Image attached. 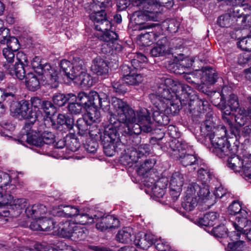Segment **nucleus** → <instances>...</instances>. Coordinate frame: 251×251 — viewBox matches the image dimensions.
Returning <instances> with one entry per match:
<instances>
[{
  "label": "nucleus",
  "instance_id": "obj_1",
  "mask_svg": "<svg viewBox=\"0 0 251 251\" xmlns=\"http://www.w3.org/2000/svg\"><path fill=\"white\" fill-rule=\"evenodd\" d=\"M169 134L175 139L167 143V151L174 159H179L183 166H193L194 169H196L198 166V157L196 154L187 153V151L191 149L192 147L188 145L185 141L176 139L177 135Z\"/></svg>",
  "mask_w": 251,
  "mask_h": 251
},
{
  "label": "nucleus",
  "instance_id": "obj_2",
  "mask_svg": "<svg viewBox=\"0 0 251 251\" xmlns=\"http://www.w3.org/2000/svg\"><path fill=\"white\" fill-rule=\"evenodd\" d=\"M111 106L115 113H110L108 119L109 123L114 127L126 126L127 123L135 120V111L126 101L113 97L111 100Z\"/></svg>",
  "mask_w": 251,
  "mask_h": 251
},
{
  "label": "nucleus",
  "instance_id": "obj_3",
  "mask_svg": "<svg viewBox=\"0 0 251 251\" xmlns=\"http://www.w3.org/2000/svg\"><path fill=\"white\" fill-rule=\"evenodd\" d=\"M153 125V121L149 110L145 108H141L135 112V120L127 124L126 132L129 134H140L142 131L148 133L152 131Z\"/></svg>",
  "mask_w": 251,
  "mask_h": 251
},
{
  "label": "nucleus",
  "instance_id": "obj_4",
  "mask_svg": "<svg viewBox=\"0 0 251 251\" xmlns=\"http://www.w3.org/2000/svg\"><path fill=\"white\" fill-rule=\"evenodd\" d=\"M227 212L229 215L236 216L235 221L231 222V224L236 229L234 233H237L236 235H232L233 233H232L230 237L232 240L238 239L242 233V229L248 225L251 226V221L247 219L248 213L246 210L242 209L241 204L238 201L232 202L229 205Z\"/></svg>",
  "mask_w": 251,
  "mask_h": 251
},
{
  "label": "nucleus",
  "instance_id": "obj_5",
  "mask_svg": "<svg viewBox=\"0 0 251 251\" xmlns=\"http://www.w3.org/2000/svg\"><path fill=\"white\" fill-rule=\"evenodd\" d=\"M8 188L5 189L6 193L3 197H1L0 201V206H7L8 210L0 211V214L4 217L10 215L12 217H17L23 212V210L27 207V201L25 199H18L13 200V197L8 193Z\"/></svg>",
  "mask_w": 251,
  "mask_h": 251
},
{
  "label": "nucleus",
  "instance_id": "obj_6",
  "mask_svg": "<svg viewBox=\"0 0 251 251\" xmlns=\"http://www.w3.org/2000/svg\"><path fill=\"white\" fill-rule=\"evenodd\" d=\"M161 77L156 79V83L157 88L155 94L150 95V98L152 104L156 108H163L165 103L170 102L173 99L174 96L170 92L169 87L165 84L164 82H160Z\"/></svg>",
  "mask_w": 251,
  "mask_h": 251
},
{
  "label": "nucleus",
  "instance_id": "obj_7",
  "mask_svg": "<svg viewBox=\"0 0 251 251\" xmlns=\"http://www.w3.org/2000/svg\"><path fill=\"white\" fill-rule=\"evenodd\" d=\"M13 116L20 119H32L36 121L37 112L33 110L29 102L25 100L19 101L11 107V111Z\"/></svg>",
  "mask_w": 251,
  "mask_h": 251
},
{
  "label": "nucleus",
  "instance_id": "obj_8",
  "mask_svg": "<svg viewBox=\"0 0 251 251\" xmlns=\"http://www.w3.org/2000/svg\"><path fill=\"white\" fill-rule=\"evenodd\" d=\"M118 36L117 34L110 29L101 33L99 36V39L104 43L102 45L101 50L104 53H110L111 51L115 50L120 51L122 50V46L116 43Z\"/></svg>",
  "mask_w": 251,
  "mask_h": 251
},
{
  "label": "nucleus",
  "instance_id": "obj_9",
  "mask_svg": "<svg viewBox=\"0 0 251 251\" xmlns=\"http://www.w3.org/2000/svg\"><path fill=\"white\" fill-rule=\"evenodd\" d=\"M50 125L52 127L55 128V123L53 120L50 118H47L45 120L44 124H41L36 130H33L31 132H28L27 135H23L21 138L22 141L25 140L30 145L35 146L36 147L42 146V142L41 140V134L42 133V129H44V127Z\"/></svg>",
  "mask_w": 251,
  "mask_h": 251
},
{
  "label": "nucleus",
  "instance_id": "obj_10",
  "mask_svg": "<svg viewBox=\"0 0 251 251\" xmlns=\"http://www.w3.org/2000/svg\"><path fill=\"white\" fill-rule=\"evenodd\" d=\"M150 145L143 144L140 145L137 148H132L131 150H126V154L124 157L127 159V163H133L138 161L139 158L148 155L150 151Z\"/></svg>",
  "mask_w": 251,
  "mask_h": 251
},
{
  "label": "nucleus",
  "instance_id": "obj_11",
  "mask_svg": "<svg viewBox=\"0 0 251 251\" xmlns=\"http://www.w3.org/2000/svg\"><path fill=\"white\" fill-rule=\"evenodd\" d=\"M156 163V160L154 158H150L146 159L139 167H138L136 172L137 174L146 179L144 180L146 183L154 182V179L153 176H155L154 173L151 172V169L153 168Z\"/></svg>",
  "mask_w": 251,
  "mask_h": 251
},
{
  "label": "nucleus",
  "instance_id": "obj_12",
  "mask_svg": "<svg viewBox=\"0 0 251 251\" xmlns=\"http://www.w3.org/2000/svg\"><path fill=\"white\" fill-rule=\"evenodd\" d=\"M17 62H15L13 69V76H16L18 79L22 80L25 76V67L28 64V59L25 54L23 52H18L16 55Z\"/></svg>",
  "mask_w": 251,
  "mask_h": 251
},
{
  "label": "nucleus",
  "instance_id": "obj_13",
  "mask_svg": "<svg viewBox=\"0 0 251 251\" xmlns=\"http://www.w3.org/2000/svg\"><path fill=\"white\" fill-rule=\"evenodd\" d=\"M187 193L189 195H194L199 199L207 200L210 192L209 187L206 184L201 183V185L197 183L193 182L189 184L187 187Z\"/></svg>",
  "mask_w": 251,
  "mask_h": 251
},
{
  "label": "nucleus",
  "instance_id": "obj_14",
  "mask_svg": "<svg viewBox=\"0 0 251 251\" xmlns=\"http://www.w3.org/2000/svg\"><path fill=\"white\" fill-rule=\"evenodd\" d=\"M120 226L119 219L113 215H107L98 219L96 224L98 229L104 231L118 228Z\"/></svg>",
  "mask_w": 251,
  "mask_h": 251
},
{
  "label": "nucleus",
  "instance_id": "obj_15",
  "mask_svg": "<svg viewBox=\"0 0 251 251\" xmlns=\"http://www.w3.org/2000/svg\"><path fill=\"white\" fill-rule=\"evenodd\" d=\"M38 74L43 75L47 82L52 87H56L58 81L57 73L54 68L49 63L43 64L40 70H38Z\"/></svg>",
  "mask_w": 251,
  "mask_h": 251
},
{
  "label": "nucleus",
  "instance_id": "obj_16",
  "mask_svg": "<svg viewBox=\"0 0 251 251\" xmlns=\"http://www.w3.org/2000/svg\"><path fill=\"white\" fill-rule=\"evenodd\" d=\"M168 46L167 38L164 36H161L157 41L155 46L150 50V53L153 57L164 56L167 54H173L172 50L168 49Z\"/></svg>",
  "mask_w": 251,
  "mask_h": 251
},
{
  "label": "nucleus",
  "instance_id": "obj_17",
  "mask_svg": "<svg viewBox=\"0 0 251 251\" xmlns=\"http://www.w3.org/2000/svg\"><path fill=\"white\" fill-rule=\"evenodd\" d=\"M160 80L159 81L160 82L165 83V84L172 90V93L174 97H177V95L180 94V92H186L187 91V89L190 88L188 85L181 83L177 80H175L171 78L162 76Z\"/></svg>",
  "mask_w": 251,
  "mask_h": 251
},
{
  "label": "nucleus",
  "instance_id": "obj_18",
  "mask_svg": "<svg viewBox=\"0 0 251 251\" xmlns=\"http://www.w3.org/2000/svg\"><path fill=\"white\" fill-rule=\"evenodd\" d=\"M76 127L78 129V134L81 136H85L89 134L90 136L93 137L97 135L96 132H94L91 128H95L92 126V123L86 118L84 117L78 119L76 121Z\"/></svg>",
  "mask_w": 251,
  "mask_h": 251
},
{
  "label": "nucleus",
  "instance_id": "obj_19",
  "mask_svg": "<svg viewBox=\"0 0 251 251\" xmlns=\"http://www.w3.org/2000/svg\"><path fill=\"white\" fill-rule=\"evenodd\" d=\"M226 104L221 107V109L223 111V119L226 118V115H230L231 113L233 111H236L239 108V103L237 97L234 94L230 95L228 98L227 101L224 102Z\"/></svg>",
  "mask_w": 251,
  "mask_h": 251
},
{
  "label": "nucleus",
  "instance_id": "obj_20",
  "mask_svg": "<svg viewBox=\"0 0 251 251\" xmlns=\"http://www.w3.org/2000/svg\"><path fill=\"white\" fill-rule=\"evenodd\" d=\"M91 70L97 75H102L108 73V67L107 62L104 59L100 56H98L93 59Z\"/></svg>",
  "mask_w": 251,
  "mask_h": 251
},
{
  "label": "nucleus",
  "instance_id": "obj_21",
  "mask_svg": "<svg viewBox=\"0 0 251 251\" xmlns=\"http://www.w3.org/2000/svg\"><path fill=\"white\" fill-rule=\"evenodd\" d=\"M134 242L136 246L147 250L154 243V236L151 234L140 233L136 235Z\"/></svg>",
  "mask_w": 251,
  "mask_h": 251
},
{
  "label": "nucleus",
  "instance_id": "obj_22",
  "mask_svg": "<svg viewBox=\"0 0 251 251\" xmlns=\"http://www.w3.org/2000/svg\"><path fill=\"white\" fill-rule=\"evenodd\" d=\"M16 51H13L7 48H4L2 50V54L6 61L4 63L3 66L8 73L13 76V68L14 64H13L15 59Z\"/></svg>",
  "mask_w": 251,
  "mask_h": 251
},
{
  "label": "nucleus",
  "instance_id": "obj_23",
  "mask_svg": "<svg viewBox=\"0 0 251 251\" xmlns=\"http://www.w3.org/2000/svg\"><path fill=\"white\" fill-rule=\"evenodd\" d=\"M168 180L166 178H161L153 184V187L151 188L152 193L154 197L157 198H162L165 193L166 189L168 185Z\"/></svg>",
  "mask_w": 251,
  "mask_h": 251
},
{
  "label": "nucleus",
  "instance_id": "obj_24",
  "mask_svg": "<svg viewBox=\"0 0 251 251\" xmlns=\"http://www.w3.org/2000/svg\"><path fill=\"white\" fill-rule=\"evenodd\" d=\"M46 212L47 208L43 204L33 205L28 206L25 210L27 216L33 219H41Z\"/></svg>",
  "mask_w": 251,
  "mask_h": 251
},
{
  "label": "nucleus",
  "instance_id": "obj_25",
  "mask_svg": "<svg viewBox=\"0 0 251 251\" xmlns=\"http://www.w3.org/2000/svg\"><path fill=\"white\" fill-rule=\"evenodd\" d=\"M110 127L108 129H106L104 133V141L107 143L114 144L119 140V134L118 130L120 126L115 127L112 124H110Z\"/></svg>",
  "mask_w": 251,
  "mask_h": 251
},
{
  "label": "nucleus",
  "instance_id": "obj_26",
  "mask_svg": "<svg viewBox=\"0 0 251 251\" xmlns=\"http://www.w3.org/2000/svg\"><path fill=\"white\" fill-rule=\"evenodd\" d=\"M75 223H71L69 221H66L65 223H61L59 224L58 233L63 238H70L72 233L75 228Z\"/></svg>",
  "mask_w": 251,
  "mask_h": 251
},
{
  "label": "nucleus",
  "instance_id": "obj_27",
  "mask_svg": "<svg viewBox=\"0 0 251 251\" xmlns=\"http://www.w3.org/2000/svg\"><path fill=\"white\" fill-rule=\"evenodd\" d=\"M75 82L80 85L82 87H89L93 84V79L91 76L87 73V70L80 74H78L74 78Z\"/></svg>",
  "mask_w": 251,
  "mask_h": 251
},
{
  "label": "nucleus",
  "instance_id": "obj_28",
  "mask_svg": "<svg viewBox=\"0 0 251 251\" xmlns=\"http://www.w3.org/2000/svg\"><path fill=\"white\" fill-rule=\"evenodd\" d=\"M71 98L74 100L75 99L76 96L72 93L64 94L57 93L54 94L52 99L54 105L60 107L64 106Z\"/></svg>",
  "mask_w": 251,
  "mask_h": 251
},
{
  "label": "nucleus",
  "instance_id": "obj_29",
  "mask_svg": "<svg viewBox=\"0 0 251 251\" xmlns=\"http://www.w3.org/2000/svg\"><path fill=\"white\" fill-rule=\"evenodd\" d=\"M25 85L27 88L32 91H35L40 87L39 78L33 73L25 74Z\"/></svg>",
  "mask_w": 251,
  "mask_h": 251
},
{
  "label": "nucleus",
  "instance_id": "obj_30",
  "mask_svg": "<svg viewBox=\"0 0 251 251\" xmlns=\"http://www.w3.org/2000/svg\"><path fill=\"white\" fill-rule=\"evenodd\" d=\"M153 112L152 113L153 121L160 125H167L170 121V116L166 113L164 111L158 109L155 106L153 108Z\"/></svg>",
  "mask_w": 251,
  "mask_h": 251
},
{
  "label": "nucleus",
  "instance_id": "obj_31",
  "mask_svg": "<svg viewBox=\"0 0 251 251\" xmlns=\"http://www.w3.org/2000/svg\"><path fill=\"white\" fill-rule=\"evenodd\" d=\"M185 178L183 174L179 172L174 173L170 179V187L176 188L177 190L182 189L184 183Z\"/></svg>",
  "mask_w": 251,
  "mask_h": 251
},
{
  "label": "nucleus",
  "instance_id": "obj_32",
  "mask_svg": "<svg viewBox=\"0 0 251 251\" xmlns=\"http://www.w3.org/2000/svg\"><path fill=\"white\" fill-rule=\"evenodd\" d=\"M0 100H1L5 106H9L11 111L12 106L16 105L19 101L16 95L7 93H3V90L0 89Z\"/></svg>",
  "mask_w": 251,
  "mask_h": 251
},
{
  "label": "nucleus",
  "instance_id": "obj_33",
  "mask_svg": "<svg viewBox=\"0 0 251 251\" xmlns=\"http://www.w3.org/2000/svg\"><path fill=\"white\" fill-rule=\"evenodd\" d=\"M64 209L58 210L56 213V216L57 217H62L66 218L75 217L76 215L78 214L79 210L74 206L64 205Z\"/></svg>",
  "mask_w": 251,
  "mask_h": 251
},
{
  "label": "nucleus",
  "instance_id": "obj_34",
  "mask_svg": "<svg viewBox=\"0 0 251 251\" xmlns=\"http://www.w3.org/2000/svg\"><path fill=\"white\" fill-rule=\"evenodd\" d=\"M124 129L123 132L125 133V136H127V138L126 139V144L127 146L130 147L128 149L131 150L132 148L138 147L139 145L141 142V138L139 136L140 134H129L126 132V126H124Z\"/></svg>",
  "mask_w": 251,
  "mask_h": 251
},
{
  "label": "nucleus",
  "instance_id": "obj_35",
  "mask_svg": "<svg viewBox=\"0 0 251 251\" xmlns=\"http://www.w3.org/2000/svg\"><path fill=\"white\" fill-rule=\"evenodd\" d=\"M161 36H163V35H161L158 32L149 31L140 35V40L142 42L143 44L146 46L149 45L151 42L159 39Z\"/></svg>",
  "mask_w": 251,
  "mask_h": 251
},
{
  "label": "nucleus",
  "instance_id": "obj_36",
  "mask_svg": "<svg viewBox=\"0 0 251 251\" xmlns=\"http://www.w3.org/2000/svg\"><path fill=\"white\" fill-rule=\"evenodd\" d=\"M132 229L129 227H124L116 235L117 240L121 243L127 244L131 240Z\"/></svg>",
  "mask_w": 251,
  "mask_h": 251
},
{
  "label": "nucleus",
  "instance_id": "obj_37",
  "mask_svg": "<svg viewBox=\"0 0 251 251\" xmlns=\"http://www.w3.org/2000/svg\"><path fill=\"white\" fill-rule=\"evenodd\" d=\"M198 199L194 195H189L187 190L186 192V196L182 202V206L186 211H192L198 203Z\"/></svg>",
  "mask_w": 251,
  "mask_h": 251
},
{
  "label": "nucleus",
  "instance_id": "obj_38",
  "mask_svg": "<svg viewBox=\"0 0 251 251\" xmlns=\"http://www.w3.org/2000/svg\"><path fill=\"white\" fill-rule=\"evenodd\" d=\"M60 67V71L70 80L74 78L73 75V67L72 66V62L68 60L63 59L60 61L59 64Z\"/></svg>",
  "mask_w": 251,
  "mask_h": 251
},
{
  "label": "nucleus",
  "instance_id": "obj_39",
  "mask_svg": "<svg viewBox=\"0 0 251 251\" xmlns=\"http://www.w3.org/2000/svg\"><path fill=\"white\" fill-rule=\"evenodd\" d=\"M143 80V76L137 73L136 70H133V72L128 76L123 77V81H124L125 84L131 85H138L142 82Z\"/></svg>",
  "mask_w": 251,
  "mask_h": 251
},
{
  "label": "nucleus",
  "instance_id": "obj_40",
  "mask_svg": "<svg viewBox=\"0 0 251 251\" xmlns=\"http://www.w3.org/2000/svg\"><path fill=\"white\" fill-rule=\"evenodd\" d=\"M72 66L73 67V71L74 77L87 70L84 61L79 57H74L72 61Z\"/></svg>",
  "mask_w": 251,
  "mask_h": 251
},
{
  "label": "nucleus",
  "instance_id": "obj_41",
  "mask_svg": "<svg viewBox=\"0 0 251 251\" xmlns=\"http://www.w3.org/2000/svg\"><path fill=\"white\" fill-rule=\"evenodd\" d=\"M247 157H245L243 161H241L239 157L237 155H234L228 158L227 160V165L228 167L232 170L238 171L237 168L242 169V166L244 163L247 164Z\"/></svg>",
  "mask_w": 251,
  "mask_h": 251
},
{
  "label": "nucleus",
  "instance_id": "obj_42",
  "mask_svg": "<svg viewBox=\"0 0 251 251\" xmlns=\"http://www.w3.org/2000/svg\"><path fill=\"white\" fill-rule=\"evenodd\" d=\"M87 235V230L85 228L78 226H75L70 238L75 241H80L84 239Z\"/></svg>",
  "mask_w": 251,
  "mask_h": 251
},
{
  "label": "nucleus",
  "instance_id": "obj_43",
  "mask_svg": "<svg viewBox=\"0 0 251 251\" xmlns=\"http://www.w3.org/2000/svg\"><path fill=\"white\" fill-rule=\"evenodd\" d=\"M236 229H235V231ZM234 231L231 232L229 235H227V236H229V238L231 239V241H233V242L229 243L228 244V246L226 248V250L227 251H241L244 246V242L243 241L238 240L240 238L236 240H232L230 237V235L232 233H233L232 235H236L237 232L235 233H234Z\"/></svg>",
  "mask_w": 251,
  "mask_h": 251
},
{
  "label": "nucleus",
  "instance_id": "obj_44",
  "mask_svg": "<svg viewBox=\"0 0 251 251\" xmlns=\"http://www.w3.org/2000/svg\"><path fill=\"white\" fill-rule=\"evenodd\" d=\"M75 99H77L79 101L78 103L81 104L84 108L87 109L91 106L90 92L89 93L84 92H80L78 94Z\"/></svg>",
  "mask_w": 251,
  "mask_h": 251
},
{
  "label": "nucleus",
  "instance_id": "obj_45",
  "mask_svg": "<svg viewBox=\"0 0 251 251\" xmlns=\"http://www.w3.org/2000/svg\"><path fill=\"white\" fill-rule=\"evenodd\" d=\"M163 108H157L158 109H160L169 115L170 116L171 115H174L175 114L178 113L179 110V106L178 103H175L173 102L172 100H170V102L165 103V105L164 106Z\"/></svg>",
  "mask_w": 251,
  "mask_h": 251
},
{
  "label": "nucleus",
  "instance_id": "obj_46",
  "mask_svg": "<svg viewBox=\"0 0 251 251\" xmlns=\"http://www.w3.org/2000/svg\"><path fill=\"white\" fill-rule=\"evenodd\" d=\"M57 123L61 126H65L69 129H71L74 125V120L64 114H59L57 118Z\"/></svg>",
  "mask_w": 251,
  "mask_h": 251
},
{
  "label": "nucleus",
  "instance_id": "obj_47",
  "mask_svg": "<svg viewBox=\"0 0 251 251\" xmlns=\"http://www.w3.org/2000/svg\"><path fill=\"white\" fill-rule=\"evenodd\" d=\"M212 147L210 148L211 151L217 156L220 154V148L219 141L220 137L219 134L215 132L212 133L209 135Z\"/></svg>",
  "mask_w": 251,
  "mask_h": 251
},
{
  "label": "nucleus",
  "instance_id": "obj_48",
  "mask_svg": "<svg viewBox=\"0 0 251 251\" xmlns=\"http://www.w3.org/2000/svg\"><path fill=\"white\" fill-rule=\"evenodd\" d=\"M90 19L94 22L95 25L97 23L103 21L104 19H107L105 11L101 8L98 11H93L90 15Z\"/></svg>",
  "mask_w": 251,
  "mask_h": 251
},
{
  "label": "nucleus",
  "instance_id": "obj_49",
  "mask_svg": "<svg viewBox=\"0 0 251 251\" xmlns=\"http://www.w3.org/2000/svg\"><path fill=\"white\" fill-rule=\"evenodd\" d=\"M112 86L113 91L119 94H124L127 91V88L125 82L123 81V78L118 81H112Z\"/></svg>",
  "mask_w": 251,
  "mask_h": 251
},
{
  "label": "nucleus",
  "instance_id": "obj_50",
  "mask_svg": "<svg viewBox=\"0 0 251 251\" xmlns=\"http://www.w3.org/2000/svg\"><path fill=\"white\" fill-rule=\"evenodd\" d=\"M42 129V133L41 134V140L42 146L44 144H50L53 143L55 139L54 135L50 131L43 130Z\"/></svg>",
  "mask_w": 251,
  "mask_h": 251
},
{
  "label": "nucleus",
  "instance_id": "obj_51",
  "mask_svg": "<svg viewBox=\"0 0 251 251\" xmlns=\"http://www.w3.org/2000/svg\"><path fill=\"white\" fill-rule=\"evenodd\" d=\"M75 221L80 225H86L93 222V219L88 214L80 212L78 211V214L75 217Z\"/></svg>",
  "mask_w": 251,
  "mask_h": 251
},
{
  "label": "nucleus",
  "instance_id": "obj_52",
  "mask_svg": "<svg viewBox=\"0 0 251 251\" xmlns=\"http://www.w3.org/2000/svg\"><path fill=\"white\" fill-rule=\"evenodd\" d=\"M198 176L203 184H206L209 182L212 177V175L207 169H200L198 171Z\"/></svg>",
  "mask_w": 251,
  "mask_h": 251
},
{
  "label": "nucleus",
  "instance_id": "obj_53",
  "mask_svg": "<svg viewBox=\"0 0 251 251\" xmlns=\"http://www.w3.org/2000/svg\"><path fill=\"white\" fill-rule=\"evenodd\" d=\"M7 45V49L13 51H17L20 49V44L18 39L13 36H9L5 42Z\"/></svg>",
  "mask_w": 251,
  "mask_h": 251
},
{
  "label": "nucleus",
  "instance_id": "obj_54",
  "mask_svg": "<svg viewBox=\"0 0 251 251\" xmlns=\"http://www.w3.org/2000/svg\"><path fill=\"white\" fill-rule=\"evenodd\" d=\"M238 46L243 50L251 51V35L241 39L238 42Z\"/></svg>",
  "mask_w": 251,
  "mask_h": 251
},
{
  "label": "nucleus",
  "instance_id": "obj_55",
  "mask_svg": "<svg viewBox=\"0 0 251 251\" xmlns=\"http://www.w3.org/2000/svg\"><path fill=\"white\" fill-rule=\"evenodd\" d=\"M90 98H91V106L95 108H98L101 104V93L98 94L96 91H90Z\"/></svg>",
  "mask_w": 251,
  "mask_h": 251
},
{
  "label": "nucleus",
  "instance_id": "obj_56",
  "mask_svg": "<svg viewBox=\"0 0 251 251\" xmlns=\"http://www.w3.org/2000/svg\"><path fill=\"white\" fill-rule=\"evenodd\" d=\"M41 221V230L49 231L54 228V222L50 219L46 218L40 219Z\"/></svg>",
  "mask_w": 251,
  "mask_h": 251
},
{
  "label": "nucleus",
  "instance_id": "obj_57",
  "mask_svg": "<svg viewBox=\"0 0 251 251\" xmlns=\"http://www.w3.org/2000/svg\"><path fill=\"white\" fill-rule=\"evenodd\" d=\"M96 29L101 32V33L110 30L112 27L110 22L107 19L97 23L95 25Z\"/></svg>",
  "mask_w": 251,
  "mask_h": 251
},
{
  "label": "nucleus",
  "instance_id": "obj_58",
  "mask_svg": "<svg viewBox=\"0 0 251 251\" xmlns=\"http://www.w3.org/2000/svg\"><path fill=\"white\" fill-rule=\"evenodd\" d=\"M10 181V177L8 174L0 172V199L3 197V187L6 186Z\"/></svg>",
  "mask_w": 251,
  "mask_h": 251
},
{
  "label": "nucleus",
  "instance_id": "obj_59",
  "mask_svg": "<svg viewBox=\"0 0 251 251\" xmlns=\"http://www.w3.org/2000/svg\"><path fill=\"white\" fill-rule=\"evenodd\" d=\"M19 251H60L57 249L48 246L45 244L37 245L35 249H29L26 248H22Z\"/></svg>",
  "mask_w": 251,
  "mask_h": 251
},
{
  "label": "nucleus",
  "instance_id": "obj_60",
  "mask_svg": "<svg viewBox=\"0 0 251 251\" xmlns=\"http://www.w3.org/2000/svg\"><path fill=\"white\" fill-rule=\"evenodd\" d=\"M82 106L78 102H70L68 105L69 112L74 115H77L81 113Z\"/></svg>",
  "mask_w": 251,
  "mask_h": 251
},
{
  "label": "nucleus",
  "instance_id": "obj_61",
  "mask_svg": "<svg viewBox=\"0 0 251 251\" xmlns=\"http://www.w3.org/2000/svg\"><path fill=\"white\" fill-rule=\"evenodd\" d=\"M3 22L0 19V43L5 44V42L10 36L8 35L9 29L3 27Z\"/></svg>",
  "mask_w": 251,
  "mask_h": 251
},
{
  "label": "nucleus",
  "instance_id": "obj_62",
  "mask_svg": "<svg viewBox=\"0 0 251 251\" xmlns=\"http://www.w3.org/2000/svg\"><path fill=\"white\" fill-rule=\"evenodd\" d=\"M41 108L48 115L53 114L55 111L54 105L50 101L44 100Z\"/></svg>",
  "mask_w": 251,
  "mask_h": 251
},
{
  "label": "nucleus",
  "instance_id": "obj_63",
  "mask_svg": "<svg viewBox=\"0 0 251 251\" xmlns=\"http://www.w3.org/2000/svg\"><path fill=\"white\" fill-rule=\"evenodd\" d=\"M155 248L159 251H170V247L169 244L161 240L154 242Z\"/></svg>",
  "mask_w": 251,
  "mask_h": 251
},
{
  "label": "nucleus",
  "instance_id": "obj_64",
  "mask_svg": "<svg viewBox=\"0 0 251 251\" xmlns=\"http://www.w3.org/2000/svg\"><path fill=\"white\" fill-rule=\"evenodd\" d=\"M184 78L194 87H197L199 84V79L196 77L194 74H186L183 75Z\"/></svg>",
  "mask_w": 251,
  "mask_h": 251
}]
</instances>
